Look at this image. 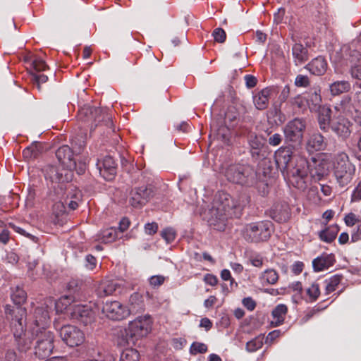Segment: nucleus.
Masks as SVG:
<instances>
[{"label":"nucleus","instance_id":"12","mask_svg":"<svg viewBox=\"0 0 361 361\" xmlns=\"http://www.w3.org/2000/svg\"><path fill=\"white\" fill-rule=\"evenodd\" d=\"M59 331L62 341L70 347L78 346L85 341L83 332L75 326L64 325Z\"/></svg>","mask_w":361,"mask_h":361},{"label":"nucleus","instance_id":"34","mask_svg":"<svg viewBox=\"0 0 361 361\" xmlns=\"http://www.w3.org/2000/svg\"><path fill=\"white\" fill-rule=\"evenodd\" d=\"M318 123L321 130L327 132L331 128V109L323 106L319 111Z\"/></svg>","mask_w":361,"mask_h":361},{"label":"nucleus","instance_id":"18","mask_svg":"<svg viewBox=\"0 0 361 361\" xmlns=\"http://www.w3.org/2000/svg\"><path fill=\"white\" fill-rule=\"evenodd\" d=\"M113 335L114 343L119 347H126V345L135 343V341L128 327H116L114 330Z\"/></svg>","mask_w":361,"mask_h":361},{"label":"nucleus","instance_id":"44","mask_svg":"<svg viewBox=\"0 0 361 361\" xmlns=\"http://www.w3.org/2000/svg\"><path fill=\"white\" fill-rule=\"evenodd\" d=\"M139 353L133 348H127L123 350L121 355L120 361H138Z\"/></svg>","mask_w":361,"mask_h":361},{"label":"nucleus","instance_id":"52","mask_svg":"<svg viewBox=\"0 0 361 361\" xmlns=\"http://www.w3.org/2000/svg\"><path fill=\"white\" fill-rule=\"evenodd\" d=\"M310 83L309 78L304 75H298L295 80V85L298 87H307Z\"/></svg>","mask_w":361,"mask_h":361},{"label":"nucleus","instance_id":"33","mask_svg":"<svg viewBox=\"0 0 361 361\" xmlns=\"http://www.w3.org/2000/svg\"><path fill=\"white\" fill-rule=\"evenodd\" d=\"M51 222L55 225H63L66 218V207L63 202H57L53 206Z\"/></svg>","mask_w":361,"mask_h":361},{"label":"nucleus","instance_id":"30","mask_svg":"<svg viewBox=\"0 0 361 361\" xmlns=\"http://www.w3.org/2000/svg\"><path fill=\"white\" fill-rule=\"evenodd\" d=\"M334 263V259L331 255L323 254L312 261V266L316 271H321L329 269Z\"/></svg>","mask_w":361,"mask_h":361},{"label":"nucleus","instance_id":"14","mask_svg":"<svg viewBox=\"0 0 361 361\" xmlns=\"http://www.w3.org/2000/svg\"><path fill=\"white\" fill-rule=\"evenodd\" d=\"M69 310L71 318L77 320L85 326L91 324L94 322V313L91 306L78 304L71 307Z\"/></svg>","mask_w":361,"mask_h":361},{"label":"nucleus","instance_id":"43","mask_svg":"<svg viewBox=\"0 0 361 361\" xmlns=\"http://www.w3.org/2000/svg\"><path fill=\"white\" fill-rule=\"evenodd\" d=\"M264 343V336L259 335L246 343L245 349L249 353H253L260 349Z\"/></svg>","mask_w":361,"mask_h":361},{"label":"nucleus","instance_id":"31","mask_svg":"<svg viewBox=\"0 0 361 361\" xmlns=\"http://www.w3.org/2000/svg\"><path fill=\"white\" fill-rule=\"evenodd\" d=\"M292 54L296 66H300L308 60V51L300 43H295L292 48Z\"/></svg>","mask_w":361,"mask_h":361},{"label":"nucleus","instance_id":"27","mask_svg":"<svg viewBox=\"0 0 361 361\" xmlns=\"http://www.w3.org/2000/svg\"><path fill=\"white\" fill-rule=\"evenodd\" d=\"M305 68L313 75H322L327 69V63L324 58L318 56L310 62Z\"/></svg>","mask_w":361,"mask_h":361},{"label":"nucleus","instance_id":"22","mask_svg":"<svg viewBox=\"0 0 361 361\" xmlns=\"http://www.w3.org/2000/svg\"><path fill=\"white\" fill-rule=\"evenodd\" d=\"M46 177L52 182L64 183L71 180V173L63 168L50 166L47 169Z\"/></svg>","mask_w":361,"mask_h":361},{"label":"nucleus","instance_id":"46","mask_svg":"<svg viewBox=\"0 0 361 361\" xmlns=\"http://www.w3.org/2000/svg\"><path fill=\"white\" fill-rule=\"evenodd\" d=\"M215 136L217 140L227 143L230 139V130L226 126H221L216 130Z\"/></svg>","mask_w":361,"mask_h":361},{"label":"nucleus","instance_id":"54","mask_svg":"<svg viewBox=\"0 0 361 361\" xmlns=\"http://www.w3.org/2000/svg\"><path fill=\"white\" fill-rule=\"evenodd\" d=\"M344 221L348 226H357L358 225V222H361L357 216L352 212L348 213L345 216Z\"/></svg>","mask_w":361,"mask_h":361},{"label":"nucleus","instance_id":"38","mask_svg":"<svg viewBox=\"0 0 361 361\" xmlns=\"http://www.w3.org/2000/svg\"><path fill=\"white\" fill-rule=\"evenodd\" d=\"M248 142L251 147L252 155H258L259 149L264 145V140L262 137L258 136L255 133H251L248 136Z\"/></svg>","mask_w":361,"mask_h":361},{"label":"nucleus","instance_id":"16","mask_svg":"<svg viewBox=\"0 0 361 361\" xmlns=\"http://www.w3.org/2000/svg\"><path fill=\"white\" fill-rule=\"evenodd\" d=\"M352 123L343 116H338L331 121V129L342 140H346L351 133Z\"/></svg>","mask_w":361,"mask_h":361},{"label":"nucleus","instance_id":"5","mask_svg":"<svg viewBox=\"0 0 361 361\" xmlns=\"http://www.w3.org/2000/svg\"><path fill=\"white\" fill-rule=\"evenodd\" d=\"M334 173L337 183L344 188L353 179L355 173V166L350 161L345 152H339L334 158Z\"/></svg>","mask_w":361,"mask_h":361},{"label":"nucleus","instance_id":"2","mask_svg":"<svg viewBox=\"0 0 361 361\" xmlns=\"http://www.w3.org/2000/svg\"><path fill=\"white\" fill-rule=\"evenodd\" d=\"M242 202L240 195L231 196L224 191L218 192L212 207L208 211L209 224L216 226L218 222H224L228 218L238 217L242 209Z\"/></svg>","mask_w":361,"mask_h":361},{"label":"nucleus","instance_id":"10","mask_svg":"<svg viewBox=\"0 0 361 361\" xmlns=\"http://www.w3.org/2000/svg\"><path fill=\"white\" fill-rule=\"evenodd\" d=\"M306 128L305 121L302 118H294L285 126L283 133L287 142L300 144L303 138V133Z\"/></svg>","mask_w":361,"mask_h":361},{"label":"nucleus","instance_id":"11","mask_svg":"<svg viewBox=\"0 0 361 361\" xmlns=\"http://www.w3.org/2000/svg\"><path fill=\"white\" fill-rule=\"evenodd\" d=\"M154 195L151 185H142L131 190L129 204L134 208H141L145 205Z\"/></svg>","mask_w":361,"mask_h":361},{"label":"nucleus","instance_id":"17","mask_svg":"<svg viewBox=\"0 0 361 361\" xmlns=\"http://www.w3.org/2000/svg\"><path fill=\"white\" fill-rule=\"evenodd\" d=\"M82 286V281L79 279H73L69 281L67 284V289L70 291L71 294L69 295H66L62 297L59 301H61L64 298H68L66 300H63L61 302L62 306H64V308L66 309L68 305H71V302L80 299L79 292Z\"/></svg>","mask_w":361,"mask_h":361},{"label":"nucleus","instance_id":"3","mask_svg":"<svg viewBox=\"0 0 361 361\" xmlns=\"http://www.w3.org/2000/svg\"><path fill=\"white\" fill-rule=\"evenodd\" d=\"M5 314L6 318L11 320V330L18 350L26 353L32 349L33 338L30 333L24 331L23 321L26 316L25 308L16 307L11 309L9 305H6Z\"/></svg>","mask_w":361,"mask_h":361},{"label":"nucleus","instance_id":"1","mask_svg":"<svg viewBox=\"0 0 361 361\" xmlns=\"http://www.w3.org/2000/svg\"><path fill=\"white\" fill-rule=\"evenodd\" d=\"M275 160L283 176L287 177L294 187L301 190L307 188L305 178L308 166L305 159L293 156L289 147H281L275 153Z\"/></svg>","mask_w":361,"mask_h":361},{"label":"nucleus","instance_id":"57","mask_svg":"<svg viewBox=\"0 0 361 361\" xmlns=\"http://www.w3.org/2000/svg\"><path fill=\"white\" fill-rule=\"evenodd\" d=\"M164 280H165V278L163 276L156 275V276H152V277H150L149 279V284L152 287L155 288V287H159L161 284H163V283L164 282Z\"/></svg>","mask_w":361,"mask_h":361},{"label":"nucleus","instance_id":"41","mask_svg":"<svg viewBox=\"0 0 361 361\" xmlns=\"http://www.w3.org/2000/svg\"><path fill=\"white\" fill-rule=\"evenodd\" d=\"M39 145L40 144L38 142H33L30 146L27 147L23 151V157L27 160L36 158L40 151Z\"/></svg>","mask_w":361,"mask_h":361},{"label":"nucleus","instance_id":"8","mask_svg":"<svg viewBox=\"0 0 361 361\" xmlns=\"http://www.w3.org/2000/svg\"><path fill=\"white\" fill-rule=\"evenodd\" d=\"M68 298H64L63 300H67ZM61 301L56 302L54 300L51 298H48L44 300V302L42 304L41 306L37 307L35 310L34 312V324L36 327H34L35 330L38 331H44L45 327L50 322V316L49 313L53 310V308H56V311H61Z\"/></svg>","mask_w":361,"mask_h":361},{"label":"nucleus","instance_id":"6","mask_svg":"<svg viewBox=\"0 0 361 361\" xmlns=\"http://www.w3.org/2000/svg\"><path fill=\"white\" fill-rule=\"evenodd\" d=\"M32 336L35 334V343L33 345V354L39 360H44L52 353L54 348V334L49 331L32 329Z\"/></svg>","mask_w":361,"mask_h":361},{"label":"nucleus","instance_id":"13","mask_svg":"<svg viewBox=\"0 0 361 361\" xmlns=\"http://www.w3.org/2000/svg\"><path fill=\"white\" fill-rule=\"evenodd\" d=\"M102 312L111 320H123L128 317L130 310L120 302L107 301L102 307Z\"/></svg>","mask_w":361,"mask_h":361},{"label":"nucleus","instance_id":"55","mask_svg":"<svg viewBox=\"0 0 361 361\" xmlns=\"http://www.w3.org/2000/svg\"><path fill=\"white\" fill-rule=\"evenodd\" d=\"M212 36L214 40L219 43H223L226 40V35L222 28H216L213 32Z\"/></svg>","mask_w":361,"mask_h":361},{"label":"nucleus","instance_id":"42","mask_svg":"<svg viewBox=\"0 0 361 361\" xmlns=\"http://www.w3.org/2000/svg\"><path fill=\"white\" fill-rule=\"evenodd\" d=\"M341 276L339 275H334L331 278L326 279L324 281L325 283V293L326 295H329L331 293L336 290L338 286L341 283Z\"/></svg>","mask_w":361,"mask_h":361},{"label":"nucleus","instance_id":"28","mask_svg":"<svg viewBox=\"0 0 361 361\" xmlns=\"http://www.w3.org/2000/svg\"><path fill=\"white\" fill-rule=\"evenodd\" d=\"M307 104L311 111H317L322 109V97L320 95V89L314 87L308 92L306 98Z\"/></svg>","mask_w":361,"mask_h":361},{"label":"nucleus","instance_id":"7","mask_svg":"<svg viewBox=\"0 0 361 361\" xmlns=\"http://www.w3.org/2000/svg\"><path fill=\"white\" fill-rule=\"evenodd\" d=\"M271 233V223L259 221L247 224L243 229V238L250 243H259L267 240Z\"/></svg>","mask_w":361,"mask_h":361},{"label":"nucleus","instance_id":"40","mask_svg":"<svg viewBox=\"0 0 361 361\" xmlns=\"http://www.w3.org/2000/svg\"><path fill=\"white\" fill-rule=\"evenodd\" d=\"M26 298L27 294L25 291L19 287H16V289L13 290L11 293V299L13 302L16 305V306H9L11 307V309L15 308L16 307H22L20 305L23 304L26 300Z\"/></svg>","mask_w":361,"mask_h":361},{"label":"nucleus","instance_id":"9","mask_svg":"<svg viewBox=\"0 0 361 361\" xmlns=\"http://www.w3.org/2000/svg\"><path fill=\"white\" fill-rule=\"evenodd\" d=\"M335 109L350 116L361 126V91L357 92L353 99L348 96L344 97L340 103L335 106Z\"/></svg>","mask_w":361,"mask_h":361},{"label":"nucleus","instance_id":"29","mask_svg":"<svg viewBox=\"0 0 361 361\" xmlns=\"http://www.w3.org/2000/svg\"><path fill=\"white\" fill-rule=\"evenodd\" d=\"M326 142L320 133H314L307 142V149L309 152L320 151L325 149Z\"/></svg>","mask_w":361,"mask_h":361},{"label":"nucleus","instance_id":"62","mask_svg":"<svg viewBox=\"0 0 361 361\" xmlns=\"http://www.w3.org/2000/svg\"><path fill=\"white\" fill-rule=\"evenodd\" d=\"M361 200V180L355 188L351 196L352 202H357Z\"/></svg>","mask_w":361,"mask_h":361},{"label":"nucleus","instance_id":"53","mask_svg":"<svg viewBox=\"0 0 361 361\" xmlns=\"http://www.w3.org/2000/svg\"><path fill=\"white\" fill-rule=\"evenodd\" d=\"M31 65L35 71H45L47 68V65L45 61H43L40 58H35L32 61Z\"/></svg>","mask_w":361,"mask_h":361},{"label":"nucleus","instance_id":"36","mask_svg":"<svg viewBox=\"0 0 361 361\" xmlns=\"http://www.w3.org/2000/svg\"><path fill=\"white\" fill-rule=\"evenodd\" d=\"M350 89V83L346 80L336 81L329 86L330 92L331 94L334 96L348 92Z\"/></svg>","mask_w":361,"mask_h":361},{"label":"nucleus","instance_id":"63","mask_svg":"<svg viewBox=\"0 0 361 361\" xmlns=\"http://www.w3.org/2000/svg\"><path fill=\"white\" fill-rule=\"evenodd\" d=\"M243 305L250 311H252L256 307L255 301L250 297L244 298Z\"/></svg>","mask_w":361,"mask_h":361},{"label":"nucleus","instance_id":"32","mask_svg":"<svg viewBox=\"0 0 361 361\" xmlns=\"http://www.w3.org/2000/svg\"><path fill=\"white\" fill-rule=\"evenodd\" d=\"M118 284L112 281L104 280L101 281L97 288L96 293L99 298L112 295L116 290Z\"/></svg>","mask_w":361,"mask_h":361},{"label":"nucleus","instance_id":"58","mask_svg":"<svg viewBox=\"0 0 361 361\" xmlns=\"http://www.w3.org/2000/svg\"><path fill=\"white\" fill-rule=\"evenodd\" d=\"M97 265V259L92 255H87L85 257V264L87 269L90 270H92L96 267Z\"/></svg>","mask_w":361,"mask_h":361},{"label":"nucleus","instance_id":"39","mask_svg":"<svg viewBox=\"0 0 361 361\" xmlns=\"http://www.w3.org/2000/svg\"><path fill=\"white\" fill-rule=\"evenodd\" d=\"M118 237V231L114 228H109L102 231L98 236V239L104 243L114 241Z\"/></svg>","mask_w":361,"mask_h":361},{"label":"nucleus","instance_id":"15","mask_svg":"<svg viewBox=\"0 0 361 361\" xmlns=\"http://www.w3.org/2000/svg\"><path fill=\"white\" fill-rule=\"evenodd\" d=\"M135 339L146 336L151 331L152 322L149 316L139 317L134 321L129 323L128 326Z\"/></svg>","mask_w":361,"mask_h":361},{"label":"nucleus","instance_id":"51","mask_svg":"<svg viewBox=\"0 0 361 361\" xmlns=\"http://www.w3.org/2000/svg\"><path fill=\"white\" fill-rule=\"evenodd\" d=\"M129 301L131 305L134 306V309L142 308V298L137 293H134L132 294L130 297Z\"/></svg>","mask_w":361,"mask_h":361},{"label":"nucleus","instance_id":"26","mask_svg":"<svg viewBox=\"0 0 361 361\" xmlns=\"http://www.w3.org/2000/svg\"><path fill=\"white\" fill-rule=\"evenodd\" d=\"M361 45L358 42H353L350 45H344L341 48L342 54L346 57L347 59L351 62H356L360 61L361 58V53L357 49H360Z\"/></svg>","mask_w":361,"mask_h":361},{"label":"nucleus","instance_id":"24","mask_svg":"<svg viewBox=\"0 0 361 361\" xmlns=\"http://www.w3.org/2000/svg\"><path fill=\"white\" fill-rule=\"evenodd\" d=\"M56 156L58 160L65 166L70 169L75 167L76 163L73 159V151L68 145L60 147L56 152Z\"/></svg>","mask_w":361,"mask_h":361},{"label":"nucleus","instance_id":"60","mask_svg":"<svg viewBox=\"0 0 361 361\" xmlns=\"http://www.w3.org/2000/svg\"><path fill=\"white\" fill-rule=\"evenodd\" d=\"M158 231V224L155 222L147 223L145 225V231L147 235H154Z\"/></svg>","mask_w":361,"mask_h":361},{"label":"nucleus","instance_id":"47","mask_svg":"<svg viewBox=\"0 0 361 361\" xmlns=\"http://www.w3.org/2000/svg\"><path fill=\"white\" fill-rule=\"evenodd\" d=\"M262 279L269 284H275L279 279V274L274 269H267L264 271Z\"/></svg>","mask_w":361,"mask_h":361},{"label":"nucleus","instance_id":"64","mask_svg":"<svg viewBox=\"0 0 361 361\" xmlns=\"http://www.w3.org/2000/svg\"><path fill=\"white\" fill-rule=\"evenodd\" d=\"M350 74L353 78L361 80V65L353 66L350 69Z\"/></svg>","mask_w":361,"mask_h":361},{"label":"nucleus","instance_id":"48","mask_svg":"<svg viewBox=\"0 0 361 361\" xmlns=\"http://www.w3.org/2000/svg\"><path fill=\"white\" fill-rule=\"evenodd\" d=\"M161 237L166 241L167 243L173 242L176 236V232L173 228H164L161 232Z\"/></svg>","mask_w":361,"mask_h":361},{"label":"nucleus","instance_id":"56","mask_svg":"<svg viewBox=\"0 0 361 361\" xmlns=\"http://www.w3.org/2000/svg\"><path fill=\"white\" fill-rule=\"evenodd\" d=\"M361 240V222H358L351 233V241L353 243Z\"/></svg>","mask_w":361,"mask_h":361},{"label":"nucleus","instance_id":"25","mask_svg":"<svg viewBox=\"0 0 361 361\" xmlns=\"http://www.w3.org/2000/svg\"><path fill=\"white\" fill-rule=\"evenodd\" d=\"M271 94V89L266 87L253 95V103L258 110H264L269 104V99Z\"/></svg>","mask_w":361,"mask_h":361},{"label":"nucleus","instance_id":"19","mask_svg":"<svg viewBox=\"0 0 361 361\" xmlns=\"http://www.w3.org/2000/svg\"><path fill=\"white\" fill-rule=\"evenodd\" d=\"M312 161L314 162L313 166L307 162V172L310 171L314 180H320L328 174L329 168L328 161L324 159L316 160L314 158L312 159Z\"/></svg>","mask_w":361,"mask_h":361},{"label":"nucleus","instance_id":"45","mask_svg":"<svg viewBox=\"0 0 361 361\" xmlns=\"http://www.w3.org/2000/svg\"><path fill=\"white\" fill-rule=\"evenodd\" d=\"M306 293L309 297V300L310 302L316 301L319 296L320 295V289L319 284L317 283H312L311 286L308 288H307Z\"/></svg>","mask_w":361,"mask_h":361},{"label":"nucleus","instance_id":"23","mask_svg":"<svg viewBox=\"0 0 361 361\" xmlns=\"http://www.w3.org/2000/svg\"><path fill=\"white\" fill-rule=\"evenodd\" d=\"M271 218L279 223L287 221L290 216V209L288 203H277L271 209Z\"/></svg>","mask_w":361,"mask_h":361},{"label":"nucleus","instance_id":"61","mask_svg":"<svg viewBox=\"0 0 361 361\" xmlns=\"http://www.w3.org/2000/svg\"><path fill=\"white\" fill-rule=\"evenodd\" d=\"M282 141V136L279 133H274L269 136L268 142L271 146H278Z\"/></svg>","mask_w":361,"mask_h":361},{"label":"nucleus","instance_id":"4","mask_svg":"<svg viewBox=\"0 0 361 361\" xmlns=\"http://www.w3.org/2000/svg\"><path fill=\"white\" fill-rule=\"evenodd\" d=\"M223 174L228 182L244 187H254L258 182L257 171L247 164H228L224 168Z\"/></svg>","mask_w":361,"mask_h":361},{"label":"nucleus","instance_id":"35","mask_svg":"<svg viewBox=\"0 0 361 361\" xmlns=\"http://www.w3.org/2000/svg\"><path fill=\"white\" fill-rule=\"evenodd\" d=\"M288 311V307L284 304H279L275 307L272 310L271 314L274 320L271 321V324L274 326H278L282 324L284 322L285 315Z\"/></svg>","mask_w":361,"mask_h":361},{"label":"nucleus","instance_id":"37","mask_svg":"<svg viewBox=\"0 0 361 361\" xmlns=\"http://www.w3.org/2000/svg\"><path fill=\"white\" fill-rule=\"evenodd\" d=\"M338 231L339 227L338 225L330 226L319 231V237L322 241L329 243L335 240Z\"/></svg>","mask_w":361,"mask_h":361},{"label":"nucleus","instance_id":"21","mask_svg":"<svg viewBox=\"0 0 361 361\" xmlns=\"http://www.w3.org/2000/svg\"><path fill=\"white\" fill-rule=\"evenodd\" d=\"M78 116L79 118L84 122L94 123H99L104 118V116L102 114V109L101 108L94 106L82 108L80 110Z\"/></svg>","mask_w":361,"mask_h":361},{"label":"nucleus","instance_id":"50","mask_svg":"<svg viewBox=\"0 0 361 361\" xmlns=\"http://www.w3.org/2000/svg\"><path fill=\"white\" fill-rule=\"evenodd\" d=\"M80 191H76L73 195H71V200H70L68 202L66 201V204L68 205V207L71 209L74 210L78 207V202L80 201Z\"/></svg>","mask_w":361,"mask_h":361},{"label":"nucleus","instance_id":"20","mask_svg":"<svg viewBox=\"0 0 361 361\" xmlns=\"http://www.w3.org/2000/svg\"><path fill=\"white\" fill-rule=\"evenodd\" d=\"M99 173L104 179L111 180L116 174V164L111 157L106 156L104 159L97 163Z\"/></svg>","mask_w":361,"mask_h":361},{"label":"nucleus","instance_id":"59","mask_svg":"<svg viewBox=\"0 0 361 361\" xmlns=\"http://www.w3.org/2000/svg\"><path fill=\"white\" fill-rule=\"evenodd\" d=\"M18 260L19 257L16 252L10 251L6 253L5 257V261L6 262L14 265L18 263Z\"/></svg>","mask_w":361,"mask_h":361},{"label":"nucleus","instance_id":"49","mask_svg":"<svg viewBox=\"0 0 361 361\" xmlns=\"http://www.w3.org/2000/svg\"><path fill=\"white\" fill-rule=\"evenodd\" d=\"M190 353L196 355L197 353H204L207 351V346L202 343L194 342L190 346Z\"/></svg>","mask_w":361,"mask_h":361}]
</instances>
